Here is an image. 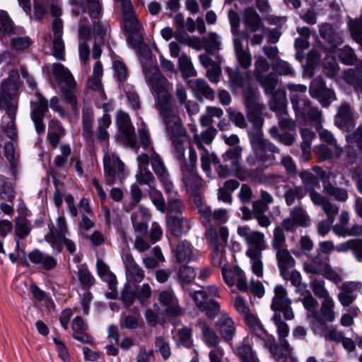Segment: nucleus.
<instances>
[{
	"mask_svg": "<svg viewBox=\"0 0 362 362\" xmlns=\"http://www.w3.org/2000/svg\"><path fill=\"white\" fill-rule=\"evenodd\" d=\"M237 233L244 240L247 245L245 255L250 259L252 273L257 277L262 278L264 275L262 251L267 248L264 234L251 229L248 226H238Z\"/></svg>",
	"mask_w": 362,
	"mask_h": 362,
	"instance_id": "f257e3e1",
	"label": "nucleus"
},
{
	"mask_svg": "<svg viewBox=\"0 0 362 362\" xmlns=\"http://www.w3.org/2000/svg\"><path fill=\"white\" fill-rule=\"evenodd\" d=\"M143 73L146 81L156 94V106L162 119L164 118V110H167L170 115H176L173 109L171 95L168 92V80L162 76L158 69L153 65L144 66Z\"/></svg>",
	"mask_w": 362,
	"mask_h": 362,
	"instance_id": "f03ea898",
	"label": "nucleus"
},
{
	"mask_svg": "<svg viewBox=\"0 0 362 362\" xmlns=\"http://www.w3.org/2000/svg\"><path fill=\"white\" fill-rule=\"evenodd\" d=\"M163 121L165 126L166 132L172 141V152L174 157L180 162V168L184 163H189L185 159V143L187 142V135L182 127L181 119L178 115H170L164 110Z\"/></svg>",
	"mask_w": 362,
	"mask_h": 362,
	"instance_id": "7ed1b4c3",
	"label": "nucleus"
},
{
	"mask_svg": "<svg viewBox=\"0 0 362 362\" xmlns=\"http://www.w3.org/2000/svg\"><path fill=\"white\" fill-rule=\"evenodd\" d=\"M53 74L57 78L59 89L65 103L69 104L73 111L78 109V96L80 90L71 72L61 64H55L52 67Z\"/></svg>",
	"mask_w": 362,
	"mask_h": 362,
	"instance_id": "20e7f679",
	"label": "nucleus"
},
{
	"mask_svg": "<svg viewBox=\"0 0 362 362\" xmlns=\"http://www.w3.org/2000/svg\"><path fill=\"white\" fill-rule=\"evenodd\" d=\"M252 147L253 154H250L246 158V163L253 167L258 164L257 169L264 170L274 165L276 158L275 154H279V148L269 140L264 141Z\"/></svg>",
	"mask_w": 362,
	"mask_h": 362,
	"instance_id": "39448f33",
	"label": "nucleus"
},
{
	"mask_svg": "<svg viewBox=\"0 0 362 362\" xmlns=\"http://www.w3.org/2000/svg\"><path fill=\"white\" fill-rule=\"evenodd\" d=\"M194 132L193 141L197 146L200 153L201 168L206 177L211 178L212 170L209 168V151L204 147L205 145H210L217 134V129L214 127H209L205 130L198 134L196 129H193Z\"/></svg>",
	"mask_w": 362,
	"mask_h": 362,
	"instance_id": "423d86ee",
	"label": "nucleus"
},
{
	"mask_svg": "<svg viewBox=\"0 0 362 362\" xmlns=\"http://www.w3.org/2000/svg\"><path fill=\"white\" fill-rule=\"evenodd\" d=\"M197 155L195 149L190 147L189 149V163H184L180 170L182 180L187 192L193 194L197 192L203 186V180L197 171Z\"/></svg>",
	"mask_w": 362,
	"mask_h": 362,
	"instance_id": "0eeeda50",
	"label": "nucleus"
},
{
	"mask_svg": "<svg viewBox=\"0 0 362 362\" xmlns=\"http://www.w3.org/2000/svg\"><path fill=\"white\" fill-rule=\"evenodd\" d=\"M105 183L112 185L118 180L122 182L126 177L124 163L116 154L105 153L103 157Z\"/></svg>",
	"mask_w": 362,
	"mask_h": 362,
	"instance_id": "6e6552de",
	"label": "nucleus"
},
{
	"mask_svg": "<svg viewBox=\"0 0 362 362\" xmlns=\"http://www.w3.org/2000/svg\"><path fill=\"white\" fill-rule=\"evenodd\" d=\"M292 300L288 296L286 288L278 284L274 288V296L270 308L274 313H281L286 320L295 318V314L291 307Z\"/></svg>",
	"mask_w": 362,
	"mask_h": 362,
	"instance_id": "1a4fd4ad",
	"label": "nucleus"
},
{
	"mask_svg": "<svg viewBox=\"0 0 362 362\" xmlns=\"http://www.w3.org/2000/svg\"><path fill=\"white\" fill-rule=\"evenodd\" d=\"M35 96L36 100L30 102V117L34 123L35 131L37 134H42L45 132L44 118L49 110V102L38 92L35 93Z\"/></svg>",
	"mask_w": 362,
	"mask_h": 362,
	"instance_id": "9d476101",
	"label": "nucleus"
},
{
	"mask_svg": "<svg viewBox=\"0 0 362 362\" xmlns=\"http://www.w3.org/2000/svg\"><path fill=\"white\" fill-rule=\"evenodd\" d=\"M309 93L310 96L317 99L324 107H329L337 100L335 92L326 86L325 81L321 76H317L311 81Z\"/></svg>",
	"mask_w": 362,
	"mask_h": 362,
	"instance_id": "9b49d317",
	"label": "nucleus"
},
{
	"mask_svg": "<svg viewBox=\"0 0 362 362\" xmlns=\"http://www.w3.org/2000/svg\"><path fill=\"white\" fill-rule=\"evenodd\" d=\"M221 273L225 283L230 287L236 285L238 289L242 292L248 290V284L245 272L237 266L227 267L224 265Z\"/></svg>",
	"mask_w": 362,
	"mask_h": 362,
	"instance_id": "f8f14e48",
	"label": "nucleus"
},
{
	"mask_svg": "<svg viewBox=\"0 0 362 362\" xmlns=\"http://www.w3.org/2000/svg\"><path fill=\"white\" fill-rule=\"evenodd\" d=\"M138 170L136 173V184L147 185L149 189L156 186V180L153 174L148 168L149 156L146 153H141L137 157Z\"/></svg>",
	"mask_w": 362,
	"mask_h": 362,
	"instance_id": "ddd939ff",
	"label": "nucleus"
},
{
	"mask_svg": "<svg viewBox=\"0 0 362 362\" xmlns=\"http://www.w3.org/2000/svg\"><path fill=\"white\" fill-rule=\"evenodd\" d=\"M116 124L125 142L132 148H134L136 144L135 129L129 115L124 111H117Z\"/></svg>",
	"mask_w": 362,
	"mask_h": 362,
	"instance_id": "4468645a",
	"label": "nucleus"
},
{
	"mask_svg": "<svg viewBox=\"0 0 362 362\" xmlns=\"http://www.w3.org/2000/svg\"><path fill=\"white\" fill-rule=\"evenodd\" d=\"M69 233L67 224L64 216H59L57 219L56 226L49 227V233L45 235V240L52 249L60 250V239Z\"/></svg>",
	"mask_w": 362,
	"mask_h": 362,
	"instance_id": "2eb2a0df",
	"label": "nucleus"
},
{
	"mask_svg": "<svg viewBox=\"0 0 362 362\" xmlns=\"http://www.w3.org/2000/svg\"><path fill=\"white\" fill-rule=\"evenodd\" d=\"M362 283L359 281H346L339 287L337 298L343 307L350 306L356 299V293L361 291Z\"/></svg>",
	"mask_w": 362,
	"mask_h": 362,
	"instance_id": "dca6fc26",
	"label": "nucleus"
},
{
	"mask_svg": "<svg viewBox=\"0 0 362 362\" xmlns=\"http://www.w3.org/2000/svg\"><path fill=\"white\" fill-rule=\"evenodd\" d=\"M72 11L75 15L88 12L92 18H99L102 16L101 0H75L72 2Z\"/></svg>",
	"mask_w": 362,
	"mask_h": 362,
	"instance_id": "f3484780",
	"label": "nucleus"
},
{
	"mask_svg": "<svg viewBox=\"0 0 362 362\" xmlns=\"http://www.w3.org/2000/svg\"><path fill=\"white\" fill-rule=\"evenodd\" d=\"M122 259L125 267L126 277L128 281L140 283L144 278V271L136 262L132 254L124 253Z\"/></svg>",
	"mask_w": 362,
	"mask_h": 362,
	"instance_id": "a211bd4d",
	"label": "nucleus"
},
{
	"mask_svg": "<svg viewBox=\"0 0 362 362\" xmlns=\"http://www.w3.org/2000/svg\"><path fill=\"white\" fill-rule=\"evenodd\" d=\"M286 87L289 91V98L294 111H299L303 106L308 104L310 100L305 95L308 90L305 85L288 83Z\"/></svg>",
	"mask_w": 362,
	"mask_h": 362,
	"instance_id": "6ab92c4d",
	"label": "nucleus"
},
{
	"mask_svg": "<svg viewBox=\"0 0 362 362\" xmlns=\"http://www.w3.org/2000/svg\"><path fill=\"white\" fill-rule=\"evenodd\" d=\"M158 300L165 307V313L168 316L175 317L183 313V309L179 300L172 291H163L160 293Z\"/></svg>",
	"mask_w": 362,
	"mask_h": 362,
	"instance_id": "aec40b11",
	"label": "nucleus"
},
{
	"mask_svg": "<svg viewBox=\"0 0 362 362\" xmlns=\"http://www.w3.org/2000/svg\"><path fill=\"white\" fill-rule=\"evenodd\" d=\"M335 303L333 298L323 300L320 310L317 311L313 320L317 323L315 326L322 327L327 322H332L335 320Z\"/></svg>",
	"mask_w": 362,
	"mask_h": 362,
	"instance_id": "412c9836",
	"label": "nucleus"
},
{
	"mask_svg": "<svg viewBox=\"0 0 362 362\" xmlns=\"http://www.w3.org/2000/svg\"><path fill=\"white\" fill-rule=\"evenodd\" d=\"M93 111L89 105H84L82 109V136L86 143L93 146L95 144V135L93 131Z\"/></svg>",
	"mask_w": 362,
	"mask_h": 362,
	"instance_id": "4be33fe9",
	"label": "nucleus"
},
{
	"mask_svg": "<svg viewBox=\"0 0 362 362\" xmlns=\"http://www.w3.org/2000/svg\"><path fill=\"white\" fill-rule=\"evenodd\" d=\"M298 119H303L305 124L314 126L317 129L322 126V112L317 107H312L310 101L302 107L299 111H295Z\"/></svg>",
	"mask_w": 362,
	"mask_h": 362,
	"instance_id": "5701e85b",
	"label": "nucleus"
},
{
	"mask_svg": "<svg viewBox=\"0 0 362 362\" xmlns=\"http://www.w3.org/2000/svg\"><path fill=\"white\" fill-rule=\"evenodd\" d=\"M216 327L221 337L226 342L230 344L236 332L233 319L226 313H222L216 322Z\"/></svg>",
	"mask_w": 362,
	"mask_h": 362,
	"instance_id": "b1692460",
	"label": "nucleus"
},
{
	"mask_svg": "<svg viewBox=\"0 0 362 362\" xmlns=\"http://www.w3.org/2000/svg\"><path fill=\"white\" fill-rule=\"evenodd\" d=\"M188 84L193 92L194 96L199 101H203L204 99L214 100L215 92L204 79L190 80L188 81Z\"/></svg>",
	"mask_w": 362,
	"mask_h": 362,
	"instance_id": "393cba45",
	"label": "nucleus"
},
{
	"mask_svg": "<svg viewBox=\"0 0 362 362\" xmlns=\"http://www.w3.org/2000/svg\"><path fill=\"white\" fill-rule=\"evenodd\" d=\"M109 25L100 23L93 25L94 44L93 47V57L98 59L102 54L101 46L105 44L108 37Z\"/></svg>",
	"mask_w": 362,
	"mask_h": 362,
	"instance_id": "a878e982",
	"label": "nucleus"
},
{
	"mask_svg": "<svg viewBox=\"0 0 362 362\" xmlns=\"http://www.w3.org/2000/svg\"><path fill=\"white\" fill-rule=\"evenodd\" d=\"M272 337L273 343L269 346V349L277 362H286L288 358L293 356V349L288 340H279V344L274 343V338Z\"/></svg>",
	"mask_w": 362,
	"mask_h": 362,
	"instance_id": "bb28decb",
	"label": "nucleus"
},
{
	"mask_svg": "<svg viewBox=\"0 0 362 362\" xmlns=\"http://www.w3.org/2000/svg\"><path fill=\"white\" fill-rule=\"evenodd\" d=\"M311 201L315 206L322 208L330 221H334L335 216L339 212V207L337 204L332 203L328 197L322 196L319 192L311 194Z\"/></svg>",
	"mask_w": 362,
	"mask_h": 362,
	"instance_id": "cd10ccee",
	"label": "nucleus"
},
{
	"mask_svg": "<svg viewBox=\"0 0 362 362\" xmlns=\"http://www.w3.org/2000/svg\"><path fill=\"white\" fill-rule=\"evenodd\" d=\"M244 103L247 112L264 110V105L260 100V94L257 88L249 86L243 90Z\"/></svg>",
	"mask_w": 362,
	"mask_h": 362,
	"instance_id": "c85d7f7f",
	"label": "nucleus"
},
{
	"mask_svg": "<svg viewBox=\"0 0 362 362\" xmlns=\"http://www.w3.org/2000/svg\"><path fill=\"white\" fill-rule=\"evenodd\" d=\"M235 354L241 362H260L256 351L252 349L250 335L246 336L242 344L236 347Z\"/></svg>",
	"mask_w": 362,
	"mask_h": 362,
	"instance_id": "c756f323",
	"label": "nucleus"
},
{
	"mask_svg": "<svg viewBox=\"0 0 362 362\" xmlns=\"http://www.w3.org/2000/svg\"><path fill=\"white\" fill-rule=\"evenodd\" d=\"M202 65L206 69V77L211 83H218L221 75L220 64L213 61L206 54H202L199 56Z\"/></svg>",
	"mask_w": 362,
	"mask_h": 362,
	"instance_id": "7c9ffc66",
	"label": "nucleus"
},
{
	"mask_svg": "<svg viewBox=\"0 0 362 362\" xmlns=\"http://www.w3.org/2000/svg\"><path fill=\"white\" fill-rule=\"evenodd\" d=\"M349 221V214L346 211H341L339 222L336 223L332 230L334 233L339 236H347L351 235H356L362 233V226H356L349 229L347 227Z\"/></svg>",
	"mask_w": 362,
	"mask_h": 362,
	"instance_id": "2f4dec72",
	"label": "nucleus"
},
{
	"mask_svg": "<svg viewBox=\"0 0 362 362\" xmlns=\"http://www.w3.org/2000/svg\"><path fill=\"white\" fill-rule=\"evenodd\" d=\"M329 264V258L328 257H323L321 254H317L315 257L304 262L303 269L307 274L322 275Z\"/></svg>",
	"mask_w": 362,
	"mask_h": 362,
	"instance_id": "473e14b6",
	"label": "nucleus"
},
{
	"mask_svg": "<svg viewBox=\"0 0 362 362\" xmlns=\"http://www.w3.org/2000/svg\"><path fill=\"white\" fill-rule=\"evenodd\" d=\"M168 230L175 237L187 234L191 228L189 221L182 215L173 216L168 220Z\"/></svg>",
	"mask_w": 362,
	"mask_h": 362,
	"instance_id": "72a5a7b5",
	"label": "nucleus"
},
{
	"mask_svg": "<svg viewBox=\"0 0 362 362\" xmlns=\"http://www.w3.org/2000/svg\"><path fill=\"white\" fill-rule=\"evenodd\" d=\"M28 257L32 263L39 264L47 271L53 269L57 266V260L52 255L44 253L38 249L31 251Z\"/></svg>",
	"mask_w": 362,
	"mask_h": 362,
	"instance_id": "f704fd0d",
	"label": "nucleus"
},
{
	"mask_svg": "<svg viewBox=\"0 0 362 362\" xmlns=\"http://www.w3.org/2000/svg\"><path fill=\"white\" fill-rule=\"evenodd\" d=\"M243 22L246 30L250 33L263 30L265 28L259 14L252 8L245 9Z\"/></svg>",
	"mask_w": 362,
	"mask_h": 362,
	"instance_id": "c9c22d12",
	"label": "nucleus"
},
{
	"mask_svg": "<svg viewBox=\"0 0 362 362\" xmlns=\"http://www.w3.org/2000/svg\"><path fill=\"white\" fill-rule=\"evenodd\" d=\"M197 326L201 329L202 339L207 346L211 348L218 345L221 341V337L208 323L199 319L197 322Z\"/></svg>",
	"mask_w": 362,
	"mask_h": 362,
	"instance_id": "e433bc0d",
	"label": "nucleus"
},
{
	"mask_svg": "<svg viewBox=\"0 0 362 362\" xmlns=\"http://www.w3.org/2000/svg\"><path fill=\"white\" fill-rule=\"evenodd\" d=\"M276 257L280 274L286 279L289 274L288 269L295 265V259L286 248L276 251Z\"/></svg>",
	"mask_w": 362,
	"mask_h": 362,
	"instance_id": "4c0bfd02",
	"label": "nucleus"
},
{
	"mask_svg": "<svg viewBox=\"0 0 362 362\" xmlns=\"http://www.w3.org/2000/svg\"><path fill=\"white\" fill-rule=\"evenodd\" d=\"M233 42L235 57L239 64L243 69L249 68L252 64V56L248 48L244 49L243 43L238 37H234Z\"/></svg>",
	"mask_w": 362,
	"mask_h": 362,
	"instance_id": "58836bf2",
	"label": "nucleus"
},
{
	"mask_svg": "<svg viewBox=\"0 0 362 362\" xmlns=\"http://www.w3.org/2000/svg\"><path fill=\"white\" fill-rule=\"evenodd\" d=\"M320 36L333 47L343 42L341 34L337 32L331 23H324L319 25Z\"/></svg>",
	"mask_w": 362,
	"mask_h": 362,
	"instance_id": "ea45409f",
	"label": "nucleus"
},
{
	"mask_svg": "<svg viewBox=\"0 0 362 362\" xmlns=\"http://www.w3.org/2000/svg\"><path fill=\"white\" fill-rule=\"evenodd\" d=\"M354 110L347 103L340 105L337 110L336 123L340 128H348L353 125Z\"/></svg>",
	"mask_w": 362,
	"mask_h": 362,
	"instance_id": "a19ab883",
	"label": "nucleus"
},
{
	"mask_svg": "<svg viewBox=\"0 0 362 362\" xmlns=\"http://www.w3.org/2000/svg\"><path fill=\"white\" fill-rule=\"evenodd\" d=\"M312 329L315 334L325 337L326 340L334 341L337 343H340L344 337L341 331H339L332 327L328 328L326 326L320 327L319 326L313 325Z\"/></svg>",
	"mask_w": 362,
	"mask_h": 362,
	"instance_id": "79ce46f5",
	"label": "nucleus"
},
{
	"mask_svg": "<svg viewBox=\"0 0 362 362\" xmlns=\"http://www.w3.org/2000/svg\"><path fill=\"white\" fill-rule=\"evenodd\" d=\"M148 156L152 170L158 178L169 173L163 160L160 156L156 152L154 148H151V153L148 154Z\"/></svg>",
	"mask_w": 362,
	"mask_h": 362,
	"instance_id": "37998d69",
	"label": "nucleus"
},
{
	"mask_svg": "<svg viewBox=\"0 0 362 362\" xmlns=\"http://www.w3.org/2000/svg\"><path fill=\"white\" fill-rule=\"evenodd\" d=\"M342 78L347 84L352 86L354 89L358 86L362 80V62L355 69L350 68L344 71Z\"/></svg>",
	"mask_w": 362,
	"mask_h": 362,
	"instance_id": "c03bdc74",
	"label": "nucleus"
},
{
	"mask_svg": "<svg viewBox=\"0 0 362 362\" xmlns=\"http://www.w3.org/2000/svg\"><path fill=\"white\" fill-rule=\"evenodd\" d=\"M177 261L180 263H187L192 259L193 252L191 244L187 241H181L175 250Z\"/></svg>",
	"mask_w": 362,
	"mask_h": 362,
	"instance_id": "a18cd8bd",
	"label": "nucleus"
},
{
	"mask_svg": "<svg viewBox=\"0 0 362 362\" xmlns=\"http://www.w3.org/2000/svg\"><path fill=\"white\" fill-rule=\"evenodd\" d=\"M111 117L108 113H104L103 115L98 119V127L96 129V137L100 141H108L109 133L107 129L111 124Z\"/></svg>",
	"mask_w": 362,
	"mask_h": 362,
	"instance_id": "49530a36",
	"label": "nucleus"
},
{
	"mask_svg": "<svg viewBox=\"0 0 362 362\" xmlns=\"http://www.w3.org/2000/svg\"><path fill=\"white\" fill-rule=\"evenodd\" d=\"M269 102V108L276 115H286L287 114L286 98L284 94L276 93L272 95Z\"/></svg>",
	"mask_w": 362,
	"mask_h": 362,
	"instance_id": "de8ad7c7",
	"label": "nucleus"
},
{
	"mask_svg": "<svg viewBox=\"0 0 362 362\" xmlns=\"http://www.w3.org/2000/svg\"><path fill=\"white\" fill-rule=\"evenodd\" d=\"M246 324L259 338L265 340L268 337L267 331L264 329L259 320L251 313L244 317Z\"/></svg>",
	"mask_w": 362,
	"mask_h": 362,
	"instance_id": "09e8293b",
	"label": "nucleus"
},
{
	"mask_svg": "<svg viewBox=\"0 0 362 362\" xmlns=\"http://www.w3.org/2000/svg\"><path fill=\"white\" fill-rule=\"evenodd\" d=\"M178 65L184 79H187L197 75V71L194 68L191 59L185 53H182L179 57Z\"/></svg>",
	"mask_w": 362,
	"mask_h": 362,
	"instance_id": "8fccbe9b",
	"label": "nucleus"
},
{
	"mask_svg": "<svg viewBox=\"0 0 362 362\" xmlns=\"http://www.w3.org/2000/svg\"><path fill=\"white\" fill-rule=\"evenodd\" d=\"M177 275L182 288L183 291H185L189 289L188 286L194 281L196 276V272L193 268L183 265L180 267Z\"/></svg>",
	"mask_w": 362,
	"mask_h": 362,
	"instance_id": "3c124183",
	"label": "nucleus"
},
{
	"mask_svg": "<svg viewBox=\"0 0 362 362\" xmlns=\"http://www.w3.org/2000/svg\"><path fill=\"white\" fill-rule=\"evenodd\" d=\"M298 175L303 185V187L305 189L306 192H309L310 197L311 198V194L313 192H317L315 190V187L319 185V179L317 176L308 171L300 172Z\"/></svg>",
	"mask_w": 362,
	"mask_h": 362,
	"instance_id": "603ef678",
	"label": "nucleus"
},
{
	"mask_svg": "<svg viewBox=\"0 0 362 362\" xmlns=\"http://www.w3.org/2000/svg\"><path fill=\"white\" fill-rule=\"evenodd\" d=\"M323 192L327 195L341 202H345L349 197L348 192L345 189L334 186L331 183L324 185Z\"/></svg>",
	"mask_w": 362,
	"mask_h": 362,
	"instance_id": "864d4df0",
	"label": "nucleus"
},
{
	"mask_svg": "<svg viewBox=\"0 0 362 362\" xmlns=\"http://www.w3.org/2000/svg\"><path fill=\"white\" fill-rule=\"evenodd\" d=\"M300 135L303 139L300 147L304 157L306 159H308L310 155L312 141L315 138V134L308 128H302L300 130Z\"/></svg>",
	"mask_w": 362,
	"mask_h": 362,
	"instance_id": "5fc2aeb1",
	"label": "nucleus"
},
{
	"mask_svg": "<svg viewBox=\"0 0 362 362\" xmlns=\"http://www.w3.org/2000/svg\"><path fill=\"white\" fill-rule=\"evenodd\" d=\"M303 186H297L287 189L284 192V198L287 205H293L296 201L302 199L306 195Z\"/></svg>",
	"mask_w": 362,
	"mask_h": 362,
	"instance_id": "6e6d98bb",
	"label": "nucleus"
},
{
	"mask_svg": "<svg viewBox=\"0 0 362 362\" xmlns=\"http://www.w3.org/2000/svg\"><path fill=\"white\" fill-rule=\"evenodd\" d=\"M77 276L82 287L90 288L94 284V277L91 274L86 264L77 266Z\"/></svg>",
	"mask_w": 362,
	"mask_h": 362,
	"instance_id": "4d7b16f0",
	"label": "nucleus"
},
{
	"mask_svg": "<svg viewBox=\"0 0 362 362\" xmlns=\"http://www.w3.org/2000/svg\"><path fill=\"white\" fill-rule=\"evenodd\" d=\"M272 320L276 329L278 340H287L286 337L290 332L288 325L284 322L281 316V313H274Z\"/></svg>",
	"mask_w": 362,
	"mask_h": 362,
	"instance_id": "13d9d810",
	"label": "nucleus"
},
{
	"mask_svg": "<svg viewBox=\"0 0 362 362\" xmlns=\"http://www.w3.org/2000/svg\"><path fill=\"white\" fill-rule=\"evenodd\" d=\"M151 255L145 257L143 259V263L148 269L156 267L160 262H163L165 258L162 254L161 250L158 247H155L151 250Z\"/></svg>",
	"mask_w": 362,
	"mask_h": 362,
	"instance_id": "bf43d9fd",
	"label": "nucleus"
},
{
	"mask_svg": "<svg viewBox=\"0 0 362 362\" xmlns=\"http://www.w3.org/2000/svg\"><path fill=\"white\" fill-rule=\"evenodd\" d=\"M349 25L353 40L359 44L362 49V15L351 20Z\"/></svg>",
	"mask_w": 362,
	"mask_h": 362,
	"instance_id": "052dcab7",
	"label": "nucleus"
},
{
	"mask_svg": "<svg viewBox=\"0 0 362 362\" xmlns=\"http://www.w3.org/2000/svg\"><path fill=\"white\" fill-rule=\"evenodd\" d=\"M310 288L315 296L320 299L327 300L332 298L326 288L325 282L323 280L317 279L313 280L310 283Z\"/></svg>",
	"mask_w": 362,
	"mask_h": 362,
	"instance_id": "680f3d73",
	"label": "nucleus"
},
{
	"mask_svg": "<svg viewBox=\"0 0 362 362\" xmlns=\"http://www.w3.org/2000/svg\"><path fill=\"white\" fill-rule=\"evenodd\" d=\"M192 330L190 327L182 326L177 329L175 337L178 343L185 347H191L192 345Z\"/></svg>",
	"mask_w": 362,
	"mask_h": 362,
	"instance_id": "e2e57ef3",
	"label": "nucleus"
},
{
	"mask_svg": "<svg viewBox=\"0 0 362 362\" xmlns=\"http://www.w3.org/2000/svg\"><path fill=\"white\" fill-rule=\"evenodd\" d=\"M149 189L148 196L153 205L158 211L164 213L166 211V204L162 192L156 189V186Z\"/></svg>",
	"mask_w": 362,
	"mask_h": 362,
	"instance_id": "0e129e2a",
	"label": "nucleus"
},
{
	"mask_svg": "<svg viewBox=\"0 0 362 362\" xmlns=\"http://www.w3.org/2000/svg\"><path fill=\"white\" fill-rule=\"evenodd\" d=\"M87 86L95 92V98H99L102 102L107 100V96L103 90L100 78L91 76L88 80Z\"/></svg>",
	"mask_w": 362,
	"mask_h": 362,
	"instance_id": "69168bd1",
	"label": "nucleus"
},
{
	"mask_svg": "<svg viewBox=\"0 0 362 362\" xmlns=\"http://www.w3.org/2000/svg\"><path fill=\"white\" fill-rule=\"evenodd\" d=\"M257 80L264 88L266 95H274V92L277 86V80L274 76L271 75L258 76Z\"/></svg>",
	"mask_w": 362,
	"mask_h": 362,
	"instance_id": "338daca9",
	"label": "nucleus"
},
{
	"mask_svg": "<svg viewBox=\"0 0 362 362\" xmlns=\"http://www.w3.org/2000/svg\"><path fill=\"white\" fill-rule=\"evenodd\" d=\"M60 153L59 155L55 157L54 164L57 168L62 169L68 163L69 158L71 153L70 146L69 144H62L60 146Z\"/></svg>",
	"mask_w": 362,
	"mask_h": 362,
	"instance_id": "774afa93",
	"label": "nucleus"
}]
</instances>
